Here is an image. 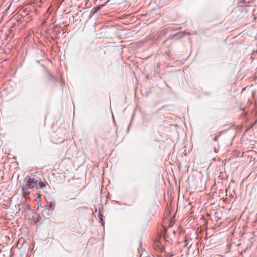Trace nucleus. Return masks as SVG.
Returning <instances> with one entry per match:
<instances>
[{
    "instance_id": "f257e3e1",
    "label": "nucleus",
    "mask_w": 257,
    "mask_h": 257,
    "mask_svg": "<svg viewBox=\"0 0 257 257\" xmlns=\"http://www.w3.org/2000/svg\"><path fill=\"white\" fill-rule=\"evenodd\" d=\"M24 181L26 182L25 186L22 187V190L23 195L25 198L30 194V189L38 188V181L35 180L34 178L27 177L25 178Z\"/></svg>"
},
{
    "instance_id": "f03ea898",
    "label": "nucleus",
    "mask_w": 257,
    "mask_h": 257,
    "mask_svg": "<svg viewBox=\"0 0 257 257\" xmlns=\"http://www.w3.org/2000/svg\"><path fill=\"white\" fill-rule=\"evenodd\" d=\"M46 185V183L43 182H39L38 183V188H43Z\"/></svg>"
},
{
    "instance_id": "7ed1b4c3",
    "label": "nucleus",
    "mask_w": 257,
    "mask_h": 257,
    "mask_svg": "<svg viewBox=\"0 0 257 257\" xmlns=\"http://www.w3.org/2000/svg\"><path fill=\"white\" fill-rule=\"evenodd\" d=\"M174 221H171L169 225V226L171 227L174 224Z\"/></svg>"
},
{
    "instance_id": "20e7f679",
    "label": "nucleus",
    "mask_w": 257,
    "mask_h": 257,
    "mask_svg": "<svg viewBox=\"0 0 257 257\" xmlns=\"http://www.w3.org/2000/svg\"><path fill=\"white\" fill-rule=\"evenodd\" d=\"M102 7H103V5H101V6H99L98 7H97V9H96V11H95V12H97V11L99 10H100V9Z\"/></svg>"
}]
</instances>
